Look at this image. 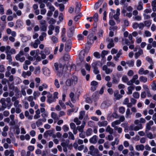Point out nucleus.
Listing matches in <instances>:
<instances>
[{
  "label": "nucleus",
  "mask_w": 156,
  "mask_h": 156,
  "mask_svg": "<svg viewBox=\"0 0 156 156\" xmlns=\"http://www.w3.org/2000/svg\"><path fill=\"white\" fill-rule=\"evenodd\" d=\"M48 87V85L44 83L39 87L38 90L40 91H41L43 90L44 89H47Z\"/></svg>",
  "instance_id": "nucleus-27"
},
{
  "label": "nucleus",
  "mask_w": 156,
  "mask_h": 156,
  "mask_svg": "<svg viewBox=\"0 0 156 156\" xmlns=\"http://www.w3.org/2000/svg\"><path fill=\"white\" fill-rule=\"evenodd\" d=\"M144 147L143 144L138 145L136 146L135 148L138 151H143L144 149Z\"/></svg>",
  "instance_id": "nucleus-28"
},
{
  "label": "nucleus",
  "mask_w": 156,
  "mask_h": 156,
  "mask_svg": "<svg viewBox=\"0 0 156 156\" xmlns=\"http://www.w3.org/2000/svg\"><path fill=\"white\" fill-rule=\"evenodd\" d=\"M103 2V0H99L95 4L94 7V9H97L101 5Z\"/></svg>",
  "instance_id": "nucleus-30"
},
{
  "label": "nucleus",
  "mask_w": 156,
  "mask_h": 156,
  "mask_svg": "<svg viewBox=\"0 0 156 156\" xmlns=\"http://www.w3.org/2000/svg\"><path fill=\"white\" fill-rule=\"evenodd\" d=\"M54 0H41V2H44L46 4V5L48 4H51V2H53Z\"/></svg>",
  "instance_id": "nucleus-55"
},
{
  "label": "nucleus",
  "mask_w": 156,
  "mask_h": 156,
  "mask_svg": "<svg viewBox=\"0 0 156 156\" xmlns=\"http://www.w3.org/2000/svg\"><path fill=\"white\" fill-rule=\"evenodd\" d=\"M69 96L71 98V101L73 102H75V100L74 99V94L73 92H71L69 94Z\"/></svg>",
  "instance_id": "nucleus-59"
},
{
  "label": "nucleus",
  "mask_w": 156,
  "mask_h": 156,
  "mask_svg": "<svg viewBox=\"0 0 156 156\" xmlns=\"http://www.w3.org/2000/svg\"><path fill=\"white\" fill-rule=\"evenodd\" d=\"M122 82L125 83H126L129 80V79L126 76H123L122 78Z\"/></svg>",
  "instance_id": "nucleus-52"
},
{
  "label": "nucleus",
  "mask_w": 156,
  "mask_h": 156,
  "mask_svg": "<svg viewBox=\"0 0 156 156\" xmlns=\"http://www.w3.org/2000/svg\"><path fill=\"white\" fill-rule=\"evenodd\" d=\"M41 43L40 41L38 39L35 40V42H32L30 44V45L33 47L34 48H36L38 47V45Z\"/></svg>",
  "instance_id": "nucleus-11"
},
{
  "label": "nucleus",
  "mask_w": 156,
  "mask_h": 156,
  "mask_svg": "<svg viewBox=\"0 0 156 156\" xmlns=\"http://www.w3.org/2000/svg\"><path fill=\"white\" fill-rule=\"evenodd\" d=\"M54 27L52 25H50L49 26V30L48 31V34L49 35H51L52 34V31L54 30Z\"/></svg>",
  "instance_id": "nucleus-26"
},
{
  "label": "nucleus",
  "mask_w": 156,
  "mask_h": 156,
  "mask_svg": "<svg viewBox=\"0 0 156 156\" xmlns=\"http://www.w3.org/2000/svg\"><path fill=\"white\" fill-rule=\"evenodd\" d=\"M40 72V67L38 66L36 67L35 69L34 73L35 74L39 73Z\"/></svg>",
  "instance_id": "nucleus-64"
},
{
  "label": "nucleus",
  "mask_w": 156,
  "mask_h": 156,
  "mask_svg": "<svg viewBox=\"0 0 156 156\" xmlns=\"http://www.w3.org/2000/svg\"><path fill=\"white\" fill-rule=\"evenodd\" d=\"M122 53H118L116 55L113 57L115 61H117L119 59V58L120 57V56L122 55Z\"/></svg>",
  "instance_id": "nucleus-47"
},
{
  "label": "nucleus",
  "mask_w": 156,
  "mask_h": 156,
  "mask_svg": "<svg viewBox=\"0 0 156 156\" xmlns=\"http://www.w3.org/2000/svg\"><path fill=\"white\" fill-rule=\"evenodd\" d=\"M121 123V122H120V121L119 120H116L115 121H114L112 122V126L114 127V129H115V127H117V126H116V125H119V124H120Z\"/></svg>",
  "instance_id": "nucleus-31"
},
{
  "label": "nucleus",
  "mask_w": 156,
  "mask_h": 156,
  "mask_svg": "<svg viewBox=\"0 0 156 156\" xmlns=\"http://www.w3.org/2000/svg\"><path fill=\"white\" fill-rule=\"evenodd\" d=\"M46 6L48 7L49 9L50 10V11L53 12L55 11V8L53 6L51 5V4H48Z\"/></svg>",
  "instance_id": "nucleus-45"
},
{
  "label": "nucleus",
  "mask_w": 156,
  "mask_h": 156,
  "mask_svg": "<svg viewBox=\"0 0 156 156\" xmlns=\"http://www.w3.org/2000/svg\"><path fill=\"white\" fill-rule=\"evenodd\" d=\"M71 43L70 41L66 42L65 47V49L66 51H69L71 48Z\"/></svg>",
  "instance_id": "nucleus-16"
},
{
  "label": "nucleus",
  "mask_w": 156,
  "mask_h": 156,
  "mask_svg": "<svg viewBox=\"0 0 156 156\" xmlns=\"http://www.w3.org/2000/svg\"><path fill=\"white\" fill-rule=\"evenodd\" d=\"M98 149L97 148H95L94 147L93 145H91L89 147L90 153V154L92 156L95 155L96 152V150Z\"/></svg>",
  "instance_id": "nucleus-15"
},
{
  "label": "nucleus",
  "mask_w": 156,
  "mask_h": 156,
  "mask_svg": "<svg viewBox=\"0 0 156 156\" xmlns=\"http://www.w3.org/2000/svg\"><path fill=\"white\" fill-rule=\"evenodd\" d=\"M119 81V80L117 78L115 77H114L112 78V83L115 84H118Z\"/></svg>",
  "instance_id": "nucleus-48"
},
{
  "label": "nucleus",
  "mask_w": 156,
  "mask_h": 156,
  "mask_svg": "<svg viewBox=\"0 0 156 156\" xmlns=\"http://www.w3.org/2000/svg\"><path fill=\"white\" fill-rule=\"evenodd\" d=\"M98 136L96 135H94L90 138L89 140V142L93 144H96L98 141Z\"/></svg>",
  "instance_id": "nucleus-10"
},
{
  "label": "nucleus",
  "mask_w": 156,
  "mask_h": 156,
  "mask_svg": "<svg viewBox=\"0 0 156 156\" xmlns=\"http://www.w3.org/2000/svg\"><path fill=\"white\" fill-rule=\"evenodd\" d=\"M114 97L116 100H119L122 97V96L119 94L118 91L116 90L114 92Z\"/></svg>",
  "instance_id": "nucleus-24"
},
{
  "label": "nucleus",
  "mask_w": 156,
  "mask_h": 156,
  "mask_svg": "<svg viewBox=\"0 0 156 156\" xmlns=\"http://www.w3.org/2000/svg\"><path fill=\"white\" fill-rule=\"evenodd\" d=\"M138 12L136 10H134L133 12V14L134 16L133 18L134 20L139 21L141 20V16L140 15H138Z\"/></svg>",
  "instance_id": "nucleus-7"
},
{
  "label": "nucleus",
  "mask_w": 156,
  "mask_h": 156,
  "mask_svg": "<svg viewBox=\"0 0 156 156\" xmlns=\"http://www.w3.org/2000/svg\"><path fill=\"white\" fill-rule=\"evenodd\" d=\"M24 55V53L23 51H20L19 53L17 54L15 57V58L17 61H20L21 62H23L25 60V58L24 56H22Z\"/></svg>",
  "instance_id": "nucleus-5"
},
{
  "label": "nucleus",
  "mask_w": 156,
  "mask_h": 156,
  "mask_svg": "<svg viewBox=\"0 0 156 156\" xmlns=\"http://www.w3.org/2000/svg\"><path fill=\"white\" fill-rule=\"evenodd\" d=\"M85 52L84 51H81L79 54V59L81 62H83L85 57Z\"/></svg>",
  "instance_id": "nucleus-21"
},
{
  "label": "nucleus",
  "mask_w": 156,
  "mask_h": 156,
  "mask_svg": "<svg viewBox=\"0 0 156 156\" xmlns=\"http://www.w3.org/2000/svg\"><path fill=\"white\" fill-rule=\"evenodd\" d=\"M135 86L134 85L130 86L127 87L128 91L127 94H128L130 95L132 94V91L135 88Z\"/></svg>",
  "instance_id": "nucleus-19"
},
{
  "label": "nucleus",
  "mask_w": 156,
  "mask_h": 156,
  "mask_svg": "<svg viewBox=\"0 0 156 156\" xmlns=\"http://www.w3.org/2000/svg\"><path fill=\"white\" fill-rule=\"evenodd\" d=\"M148 42L149 43L151 44L152 46L153 47H156V41H154L152 38H150L148 39Z\"/></svg>",
  "instance_id": "nucleus-29"
},
{
  "label": "nucleus",
  "mask_w": 156,
  "mask_h": 156,
  "mask_svg": "<svg viewBox=\"0 0 156 156\" xmlns=\"http://www.w3.org/2000/svg\"><path fill=\"white\" fill-rule=\"evenodd\" d=\"M151 36V33L148 30H146L144 31V36L146 37H150Z\"/></svg>",
  "instance_id": "nucleus-40"
},
{
  "label": "nucleus",
  "mask_w": 156,
  "mask_h": 156,
  "mask_svg": "<svg viewBox=\"0 0 156 156\" xmlns=\"http://www.w3.org/2000/svg\"><path fill=\"white\" fill-rule=\"evenodd\" d=\"M119 112L123 114L125 112V108L123 107H121L119 108Z\"/></svg>",
  "instance_id": "nucleus-63"
},
{
  "label": "nucleus",
  "mask_w": 156,
  "mask_h": 156,
  "mask_svg": "<svg viewBox=\"0 0 156 156\" xmlns=\"http://www.w3.org/2000/svg\"><path fill=\"white\" fill-rule=\"evenodd\" d=\"M68 134L69 135V139H71L73 140H75L74 136L71 132H68Z\"/></svg>",
  "instance_id": "nucleus-51"
},
{
  "label": "nucleus",
  "mask_w": 156,
  "mask_h": 156,
  "mask_svg": "<svg viewBox=\"0 0 156 156\" xmlns=\"http://www.w3.org/2000/svg\"><path fill=\"white\" fill-rule=\"evenodd\" d=\"M50 70L48 68H45L43 71V73L47 76H48L50 74Z\"/></svg>",
  "instance_id": "nucleus-34"
},
{
  "label": "nucleus",
  "mask_w": 156,
  "mask_h": 156,
  "mask_svg": "<svg viewBox=\"0 0 156 156\" xmlns=\"http://www.w3.org/2000/svg\"><path fill=\"white\" fill-rule=\"evenodd\" d=\"M54 85L57 88H59L60 87V85L59 84L58 80L57 79H55L54 80Z\"/></svg>",
  "instance_id": "nucleus-54"
},
{
  "label": "nucleus",
  "mask_w": 156,
  "mask_h": 156,
  "mask_svg": "<svg viewBox=\"0 0 156 156\" xmlns=\"http://www.w3.org/2000/svg\"><path fill=\"white\" fill-rule=\"evenodd\" d=\"M47 101L49 103H51L55 101V100L54 98H52V95L49 93H48V94L47 96Z\"/></svg>",
  "instance_id": "nucleus-17"
},
{
  "label": "nucleus",
  "mask_w": 156,
  "mask_h": 156,
  "mask_svg": "<svg viewBox=\"0 0 156 156\" xmlns=\"http://www.w3.org/2000/svg\"><path fill=\"white\" fill-rule=\"evenodd\" d=\"M152 89L153 90H156V83L155 81H153L151 85Z\"/></svg>",
  "instance_id": "nucleus-50"
},
{
  "label": "nucleus",
  "mask_w": 156,
  "mask_h": 156,
  "mask_svg": "<svg viewBox=\"0 0 156 156\" xmlns=\"http://www.w3.org/2000/svg\"><path fill=\"white\" fill-rule=\"evenodd\" d=\"M143 50L139 48L138 52H136L134 54L135 58L137 59L141 55L143 54Z\"/></svg>",
  "instance_id": "nucleus-18"
},
{
  "label": "nucleus",
  "mask_w": 156,
  "mask_h": 156,
  "mask_svg": "<svg viewBox=\"0 0 156 156\" xmlns=\"http://www.w3.org/2000/svg\"><path fill=\"white\" fill-rule=\"evenodd\" d=\"M154 124V122L150 120L146 124L145 132H148L151 129V126Z\"/></svg>",
  "instance_id": "nucleus-9"
},
{
  "label": "nucleus",
  "mask_w": 156,
  "mask_h": 156,
  "mask_svg": "<svg viewBox=\"0 0 156 156\" xmlns=\"http://www.w3.org/2000/svg\"><path fill=\"white\" fill-rule=\"evenodd\" d=\"M133 97L136 99H138L140 97V94L139 93L137 92H135L133 94Z\"/></svg>",
  "instance_id": "nucleus-43"
},
{
  "label": "nucleus",
  "mask_w": 156,
  "mask_h": 156,
  "mask_svg": "<svg viewBox=\"0 0 156 156\" xmlns=\"http://www.w3.org/2000/svg\"><path fill=\"white\" fill-rule=\"evenodd\" d=\"M102 70L105 71V73L107 74H109L111 73L112 71L110 68L108 67L107 65H104L102 68Z\"/></svg>",
  "instance_id": "nucleus-12"
},
{
  "label": "nucleus",
  "mask_w": 156,
  "mask_h": 156,
  "mask_svg": "<svg viewBox=\"0 0 156 156\" xmlns=\"http://www.w3.org/2000/svg\"><path fill=\"white\" fill-rule=\"evenodd\" d=\"M79 118H75L74 119V122H75L77 125H80L81 123L80 121L79 120Z\"/></svg>",
  "instance_id": "nucleus-57"
},
{
  "label": "nucleus",
  "mask_w": 156,
  "mask_h": 156,
  "mask_svg": "<svg viewBox=\"0 0 156 156\" xmlns=\"http://www.w3.org/2000/svg\"><path fill=\"white\" fill-rule=\"evenodd\" d=\"M106 41L108 43V44L107 45L108 48L110 49L114 46L113 40L112 38H108L106 39Z\"/></svg>",
  "instance_id": "nucleus-8"
},
{
  "label": "nucleus",
  "mask_w": 156,
  "mask_h": 156,
  "mask_svg": "<svg viewBox=\"0 0 156 156\" xmlns=\"http://www.w3.org/2000/svg\"><path fill=\"white\" fill-rule=\"evenodd\" d=\"M15 115L13 114L10 115L9 117H7L5 119L4 121L7 123H9L10 126H14L16 124V122L14 119Z\"/></svg>",
  "instance_id": "nucleus-3"
},
{
  "label": "nucleus",
  "mask_w": 156,
  "mask_h": 156,
  "mask_svg": "<svg viewBox=\"0 0 156 156\" xmlns=\"http://www.w3.org/2000/svg\"><path fill=\"white\" fill-rule=\"evenodd\" d=\"M120 11L119 9H117L116 10V13L113 16L114 19L119 22L120 21L119 20V16L120 15Z\"/></svg>",
  "instance_id": "nucleus-13"
},
{
  "label": "nucleus",
  "mask_w": 156,
  "mask_h": 156,
  "mask_svg": "<svg viewBox=\"0 0 156 156\" xmlns=\"http://www.w3.org/2000/svg\"><path fill=\"white\" fill-rule=\"evenodd\" d=\"M108 122L106 121H104L102 122H98V125L100 127L102 126H105L108 124Z\"/></svg>",
  "instance_id": "nucleus-23"
},
{
  "label": "nucleus",
  "mask_w": 156,
  "mask_h": 156,
  "mask_svg": "<svg viewBox=\"0 0 156 156\" xmlns=\"http://www.w3.org/2000/svg\"><path fill=\"white\" fill-rule=\"evenodd\" d=\"M0 102L2 104V108L3 109H5L7 107V105L5 102V98H2L0 100Z\"/></svg>",
  "instance_id": "nucleus-14"
},
{
  "label": "nucleus",
  "mask_w": 156,
  "mask_h": 156,
  "mask_svg": "<svg viewBox=\"0 0 156 156\" xmlns=\"http://www.w3.org/2000/svg\"><path fill=\"white\" fill-rule=\"evenodd\" d=\"M78 80L77 77L75 76H73L66 80V85L67 87L73 86L77 83Z\"/></svg>",
  "instance_id": "nucleus-1"
},
{
  "label": "nucleus",
  "mask_w": 156,
  "mask_h": 156,
  "mask_svg": "<svg viewBox=\"0 0 156 156\" xmlns=\"http://www.w3.org/2000/svg\"><path fill=\"white\" fill-rule=\"evenodd\" d=\"M106 65H107V66H111L113 67H115V64L112 62H107Z\"/></svg>",
  "instance_id": "nucleus-58"
},
{
  "label": "nucleus",
  "mask_w": 156,
  "mask_h": 156,
  "mask_svg": "<svg viewBox=\"0 0 156 156\" xmlns=\"http://www.w3.org/2000/svg\"><path fill=\"white\" fill-rule=\"evenodd\" d=\"M19 101L18 100L15 101L13 105L15 108L16 107H21L22 105H21L19 104Z\"/></svg>",
  "instance_id": "nucleus-44"
},
{
  "label": "nucleus",
  "mask_w": 156,
  "mask_h": 156,
  "mask_svg": "<svg viewBox=\"0 0 156 156\" xmlns=\"http://www.w3.org/2000/svg\"><path fill=\"white\" fill-rule=\"evenodd\" d=\"M106 131L107 132L109 133L110 134H112L113 132V129L111 128L110 126H108L106 129Z\"/></svg>",
  "instance_id": "nucleus-38"
},
{
  "label": "nucleus",
  "mask_w": 156,
  "mask_h": 156,
  "mask_svg": "<svg viewBox=\"0 0 156 156\" xmlns=\"http://www.w3.org/2000/svg\"><path fill=\"white\" fill-rule=\"evenodd\" d=\"M11 69V67L8 66L7 67V71L5 72V76L7 77H8L11 75V73L10 72Z\"/></svg>",
  "instance_id": "nucleus-32"
},
{
  "label": "nucleus",
  "mask_w": 156,
  "mask_h": 156,
  "mask_svg": "<svg viewBox=\"0 0 156 156\" xmlns=\"http://www.w3.org/2000/svg\"><path fill=\"white\" fill-rule=\"evenodd\" d=\"M89 119L88 115H86L85 117L84 118L82 122L81 125L80 126H77L76 129L78 130L79 132H83V129L85 127L86 125V122Z\"/></svg>",
  "instance_id": "nucleus-4"
},
{
  "label": "nucleus",
  "mask_w": 156,
  "mask_h": 156,
  "mask_svg": "<svg viewBox=\"0 0 156 156\" xmlns=\"http://www.w3.org/2000/svg\"><path fill=\"white\" fill-rule=\"evenodd\" d=\"M4 9L2 5H0V14L1 15H2L4 14Z\"/></svg>",
  "instance_id": "nucleus-53"
},
{
  "label": "nucleus",
  "mask_w": 156,
  "mask_h": 156,
  "mask_svg": "<svg viewBox=\"0 0 156 156\" xmlns=\"http://www.w3.org/2000/svg\"><path fill=\"white\" fill-rule=\"evenodd\" d=\"M81 4L80 3H77L75 8V12L76 13H78L80 11Z\"/></svg>",
  "instance_id": "nucleus-35"
},
{
  "label": "nucleus",
  "mask_w": 156,
  "mask_h": 156,
  "mask_svg": "<svg viewBox=\"0 0 156 156\" xmlns=\"http://www.w3.org/2000/svg\"><path fill=\"white\" fill-rule=\"evenodd\" d=\"M147 137L150 139H152L154 138L152 133L151 132H145Z\"/></svg>",
  "instance_id": "nucleus-33"
},
{
  "label": "nucleus",
  "mask_w": 156,
  "mask_h": 156,
  "mask_svg": "<svg viewBox=\"0 0 156 156\" xmlns=\"http://www.w3.org/2000/svg\"><path fill=\"white\" fill-rule=\"evenodd\" d=\"M132 114L130 112V109L127 108L126 111V118H130V115Z\"/></svg>",
  "instance_id": "nucleus-42"
},
{
  "label": "nucleus",
  "mask_w": 156,
  "mask_h": 156,
  "mask_svg": "<svg viewBox=\"0 0 156 156\" xmlns=\"http://www.w3.org/2000/svg\"><path fill=\"white\" fill-rule=\"evenodd\" d=\"M47 25H42L40 27L41 30L42 31H46L47 30Z\"/></svg>",
  "instance_id": "nucleus-61"
},
{
  "label": "nucleus",
  "mask_w": 156,
  "mask_h": 156,
  "mask_svg": "<svg viewBox=\"0 0 156 156\" xmlns=\"http://www.w3.org/2000/svg\"><path fill=\"white\" fill-rule=\"evenodd\" d=\"M108 53V52L107 51L103 50L101 52V57L102 58H104L105 56L107 55Z\"/></svg>",
  "instance_id": "nucleus-62"
},
{
  "label": "nucleus",
  "mask_w": 156,
  "mask_h": 156,
  "mask_svg": "<svg viewBox=\"0 0 156 156\" xmlns=\"http://www.w3.org/2000/svg\"><path fill=\"white\" fill-rule=\"evenodd\" d=\"M92 133V129L91 128H88L85 132V134L87 137L91 136Z\"/></svg>",
  "instance_id": "nucleus-22"
},
{
  "label": "nucleus",
  "mask_w": 156,
  "mask_h": 156,
  "mask_svg": "<svg viewBox=\"0 0 156 156\" xmlns=\"http://www.w3.org/2000/svg\"><path fill=\"white\" fill-rule=\"evenodd\" d=\"M143 126L141 124H139L138 125L135 126L134 125L132 124L129 126V130H134L137 131L140 129H142Z\"/></svg>",
  "instance_id": "nucleus-6"
},
{
  "label": "nucleus",
  "mask_w": 156,
  "mask_h": 156,
  "mask_svg": "<svg viewBox=\"0 0 156 156\" xmlns=\"http://www.w3.org/2000/svg\"><path fill=\"white\" fill-rule=\"evenodd\" d=\"M87 114H86L85 112L84 111H81L79 113V119L81 120L84 118V117Z\"/></svg>",
  "instance_id": "nucleus-20"
},
{
  "label": "nucleus",
  "mask_w": 156,
  "mask_h": 156,
  "mask_svg": "<svg viewBox=\"0 0 156 156\" xmlns=\"http://www.w3.org/2000/svg\"><path fill=\"white\" fill-rule=\"evenodd\" d=\"M57 76H62L64 73V66L61 63H55L54 64Z\"/></svg>",
  "instance_id": "nucleus-2"
},
{
  "label": "nucleus",
  "mask_w": 156,
  "mask_h": 156,
  "mask_svg": "<svg viewBox=\"0 0 156 156\" xmlns=\"http://www.w3.org/2000/svg\"><path fill=\"white\" fill-rule=\"evenodd\" d=\"M119 139L118 138H116L115 139V140L114 141L112 142L111 145L112 146H114L115 144H117V145L119 143Z\"/></svg>",
  "instance_id": "nucleus-60"
},
{
  "label": "nucleus",
  "mask_w": 156,
  "mask_h": 156,
  "mask_svg": "<svg viewBox=\"0 0 156 156\" xmlns=\"http://www.w3.org/2000/svg\"><path fill=\"white\" fill-rule=\"evenodd\" d=\"M140 81L144 83H145L147 82V78L144 76H141L139 78Z\"/></svg>",
  "instance_id": "nucleus-46"
},
{
  "label": "nucleus",
  "mask_w": 156,
  "mask_h": 156,
  "mask_svg": "<svg viewBox=\"0 0 156 156\" xmlns=\"http://www.w3.org/2000/svg\"><path fill=\"white\" fill-rule=\"evenodd\" d=\"M149 72L148 70H144V69L143 68H141L138 71L139 74L140 75H146Z\"/></svg>",
  "instance_id": "nucleus-25"
},
{
  "label": "nucleus",
  "mask_w": 156,
  "mask_h": 156,
  "mask_svg": "<svg viewBox=\"0 0 156 156\" xmlns=\"http://www.w3.org/2000/svg\"><path fill=\"white\" fill-rule=\"evenodd\" d=\"M51 130H49L46 131L44 134V136L46 137L48 136V135L52 134V133H51Z\"/></svg>",
  "instance_id": "nucleus-56"
},
{
  "label": "nucleus",
  "mask_w": 156,
  "mask_h": 156,
  "mask_svg": "<svg viewBox=\"0 0 156 156\" xmlns=\"http://www.w3.org/2000/svg\"><path fill=\"white\" fill-rule=\"evenodd\" d=\"M51 40L52 42L54 44L58 42V38L54 36H53L51 37Z\"/></svg>",
  "instance_id": "nucleus-49"
},
{
  "label": "nucleus",
  "mask_w": 156,
  "mask_h": 156,
  "mask_svg": "<svg viewBox=\"0 0 156 156\" xmlns=\"http://www.w3.org/2000/svg\"><path fill=\"white\" fill-rule=\"evenodd\" d=\"M95 23H97L98 20V15L97 13H96L94 15L93 17H92Z\"/></svg>",
  "instance_id": "nucleus-41"
},
{
  "label": "nucleus",
  "mask_w": 156,
  "mask_h": 156,
  "mask_svg": "<svg viewBox=\"0 0 156 156\" xmlns=\"http://www.w3.org/2000/svg\"><path fill=\"white\" fill-rule=\"evenodd\" d=\"M134 61L133 60H128L127 61V64L128 65L129 67H133L134 65Z\"/></svg>",
  "instance_id": "nucleus-36"
},
{
  "label": "nucleus",
  "mask_w": 156,
  "mask_h": 156,
  "mask_svg": "<svg viewBox=\"0 0 156 156\" xmlns=\"http://www.w3.org/2000/svg\"><path fill=\"white\" fill-rule=\"evenodd\" d=\"M143 9V4L141 2H139L138 5L137 7V9L138 10H141Z\"/></svg>",
  "instance_id": "nucleus-39"
},
{
  "label": "nucleus",
  "mask_w": 156,
  "mask_h": 156,
  "mask_svg": "<svg viewBox=\"0 0 156 156\" xmlns=\"http://www.w3.org/2000/svg\"><path fill=\"white\" fill-rule=\"evenodd\" d=\"M51 118L54 120H57L58 119L57 114L54 112H52L51 114Z\"/></svg>",
  "instance_id": "nucleus-37"
}]
</instances>
